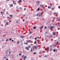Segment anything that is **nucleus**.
Here are the masks:
<instances>
[{"label":"nucleus","mask_w":60,"mask_h":60,"mask_svg":"<svg viewBox=\"0 0 60 60\" xmlns=\"http://www.w3.org/2000/svg\"><path fill=\"white\" fill-rule=\"evenodd\" d=\"M40 6L41 7H42L43 8H44V7L45 6L43 5H40Z\"/></svg>","instance_id":"1"},{"label":"nucleus","mask_w":60,"mask_h":60,"mask_svg":"<svg viewBox=\"0 0 60 60\" xmlns=\"http://www.w3.org/2000/svg\"><path fill=\"white\" fill-rule=\"evenodd\" d=\"M37 4L38 5H39V2L38 1L37 2Z\"/></svg>","instance_id":"2"},{"label":"nucleus","mask_w":60,"mask_h":60,"mask_svg":"<svg viewBox=\"0 0 60 60\" xmlns=\"http://www.w3.org/2000/svg\"><path fill=\"white\" fill-rule=\"evenodd\" d=\"M56 34V33L55 32H53V35H54V36H55V35Z\"/></svg>","instance_id":"3"},{"label":"nucleus","mask_w":60,"mask_h":60,"mask_svg":"<svg viewBox=\"0 0 60 60\" xmlns=\"http://www.w3.org/2000/svg\"><path fill=\"white\" fill-rule=\"evenodd\" d=\"M26 56H24V60H25V59H26Z\"/></svg>","instance_id":"4"},{"label":"nucleus","mask_w":60,"mask_h":60,"mask_svg":"<svg viewBox=\"0 0 60 60\" xmlns=\"http://www.w3.org/2000/svg\"><path fill=\"white\" fill-rule=\"evenodd\" d=\"M12 6H13V4H11V5H10V7H12Z\"/></svg>","instance_id":"5"},{"label":"nucleus","mask_w":60,"mask_h":60,"mask_svg":"<svg viewBox=\"0 0 60 60\" xmlns=\"http://www.w3.org/2000/svg\"><path fill=\"white\" fill-rule=\"evenodd\" d=\"M21 38H24V37L23 36H21Z\"/></svg>","instance_id":"6"},{"label":"nucleus","mask_w":60,"mask_h":60,"mask_svg":"<svg viewBox=\"0 0 60 60\" xmlns=\"http://www.w3.org/2000/svg\"><path fill=\"white\" fill-rule=\"evenodd\" d=\"M19 3H21L22 2V1L21 0H19Z\"/></svg>","instance_id":"7"},{"label":"nucleus","mask_w":60,"mask_h":60,"mask_svg":"<svg viewBox=\"0 0 60 60\" xmlns=\"http://www.w3.org/2000/svg\"><path fill=\"white\" fill-rule=\"evenodd\" d=\"M26 49H27V50H29V49L28 48H27V47L26 48Z\"/></svg>","instance_id":"8"},{"label":"nucleus","mask_w":60,"mask_h":60,"mask_svg":"<svg viewBox=\"0 0 60 60\" xmlns=\"http://www.w3.org/2000/svg\"><path fill=\"white\" fill-rule=\"evenodd\" d=\"M44 27L43 26H42V27H41L40 28V29H41H41H42V28H43Z\"/></svg>","instance_id":"9"},{"label":"nucleus","mask_w":60,"mask_h":60,"mask_svg":"<svg viewBox=\"0 0 60 60\" xmlns=\"http://www.w3.org/2000/svg\"><path fill=\"white\" fill-rule=\"evenodd\" d=\"M34 44H37V43H36V41H35L34 42Z\"/></svg>","instance_id":"10"},{"label":"nucleus","mask_w":60,"mask_h":60,"mask_svg":"<svg viewBox=\"0 0 60 60\" xmlns=\"http://www.w3.org/2000/svg\"><path fill=\"white\" fill-rule=\"evenodd\" d=\"M40 10V8H38L37 9V11H39Z\"/></svg>","instance_id":"11"},{"label":"nucleus","mask_w":60,"mask_h":60,"mask_svg":"<svg viewBox=\"0 0 60 60\" xmlns=\"http://www.w3.org/2000/svg\"><path fill=\"white\" fill-rule=\"evenodd\" d=\"M3 37H5L6 36V34L3 35Z\"/></svg>","instance_id":"12"},{"label":"nucleus","mask_w":60,"mask_h":60,"mask_svg":"<svg viewBox=\"0 0 60 60\" xmlns=\"http://www.w3.org/2000/svg\"><path fill=\"white\" fill-rule=\"evenodd\" d=\"M8 40H9V39L8 38H7V39L6 40V41H8Z\"/></svg>","instance_id":"13"},{"label":"nucleus","mask_w":60,"mask_h":60,"mask_svg":"<svg viewBox=\"0 0 60 60\" xmlns=\"http://www.w3.org/2000/svg\"><path fill=\"white\" fill-rule=\"evenodd\" d=\"M36 27H33V29H36Z\"/></svg>","instance_id":"14"},{"label":"nucleus","mask_w":60,"mask_h":60,"mask_svg":"<svg viewBox=\"0 0 60 60\" xmlns=\"http://www.w3.org/2000/svg\"><path fill=\"white\" fill-rule=\"evenodd\" d=\"M52 51V49L51 48L50 49V51Z\"/></svg>","instance_id":"15"},{"label":"nucleus","mask_w":60,"mask_h":60,"mask_svg":"<svg viewBox=\"0 0 60 60\" xmlns=\"http://www.w3.org/2000/svg\"><path fill=\"white\" fill-rule=\"evenodd\" d=\"M11 18H12L13 17V16H12V15H11Z\"/></svg>","instance_id":"16"},{"label":"nucleus","mask_w":60,"mask_h":60,"mask_svg":"<svg viewBox=\"0 0 60 60\" xmlns=\"http://www.w3.org/2000/svg\"><path fill=\"white\" fill-rule=\"evenodd\" d=\"M36 52H35L34 53V55L35 54H36Z\"/></svg>","instance_id":"17"},{"label":"nucleus","mask_w":60,"mask_h":60,"mask_svg":"<svg viewBox=\"0 0 60 60\" xmlns=\"http://www.w3.org/2000/svg\"><path fill=\"white\" fill-rule=\"evenodd\" d=\"M6 14H8V12L7 11L6 12Z\"/></svg>","instance_id":"18"},{"label":"nucleus","mask_w":60,"mask_h":60,"mask_svg":"<svg viewBox=\"0 0 60 60\" xmlns=\"http://www.w3.org/2000/svg\"><path fill=\"white\" fill-rule=\"evenodd\" d=\"M51 7H48V8H50Z\"/></svg>","instance_id":"19"},{"label":"nucleus","mask_w":60,"mask_h":60,"mask_svg":"<svg viewBox=\"0 0 60 60\" xmlns=\"http://www.w3.org/2000/svg\"><path fill=\"white\" fill-rule=\"evenodd\" d=\"M32 32H29V34H32Z\"/></svg>","instance_id":"20"},{"label":"nucleus","mask_w":60,"mask_h":60,"mask_svg":"<svg viewBox=\"0 0 60 60\" xmlns=\"http://www.w3.org/2000/svg\"><path fill=\"white\" fill-rule=\"evenodd\" d=\"M54 8H52V10H54Z\"/></svg>","instance_id":"21"},{"label":"nucleus","mask_w":60,"mask_h":60,"mask_svg":"<svg viewBox=\"0 0 60 60\" xmlns=\"http://www.w3.org/2000/svg\"><path fill=\"white\" fill-rule=\"evenodd\" d=\"M7 25H8V22H7V23H6Z\"/></svg>","instance_id":"22"},{"label":"nucleus","mask_w":60,"mask_h":60,"mask_svg":"<svg viewBox=\"0 0 60 60\" xmlns=\"http://www.w3.org/2000/svg\"><path fill=\"white\" fill-rule=\"evenodd\" d=\"M19 41H18V43H17V44H19Z\"/></svg>","instance_id":"23"},{"label":"nucleus","mask_w":60,"mask_h":60,"mask_svg":"<svg viewBox=\"0 0 60 60\" xmlns=\"http://www.w3.org/2000/svg\"><path fill=\"white\" fill-rule=\"evenodd\" d=\"M55 51V49H54L53 50V52H54Z\"/></svg>","instance_id":"24"},{"label":"nucleus","mask_w":60,"mask_h":60,"mask_svg":"<svg viewBox=\"0 0 60 60\" xmlns=\"http://www.w3.org/2000/svg\"><path fill=\"white\" fill-rule=\"evenodd\" d=\"M39 17H41V15H40V14L39 15Z\"/></svg>","instance_id":"25"},{"label":"nucleus","mask_w":60,"mask_h":60,"mask_svg":"<svg viewBox=\"0 0 60 60\" xmlns=\"http://www.w3.org/2000/svg\"><path fill=\"white\" fill-rule=\"evenodd\" d=\"M13 3L14 4H15V2H14V1H13Z\"/></svg>","instance_id":"26"},{"label":"nucleus","mask_w":60,"mask_h":60,"mask_svg":"<svg viewBox=\"0 0 60 60\" xmlns=\"http://www.w3.org/2000/svg\"><path fill=\"white\" fill-rule=\"evenodd\" d=\"M31 51H32V48H31Z\"/></svg>","instance_id":"27"},{"label":"nucleus","mask_w":60,"mask_h":60,"mask_svg":"<svg viewBox=\"0 0 60 60\" xmlns=\"http://www.w3.org/2000/svg\"><path fill=\"white\" fill-rule=\"evenodd\" d=\"M24 56V55H23V56H22V58H23V57Z\"/></svg>","instance_id":"28"},{"label":"nucleus","mask_w":60,"mask_h":60,"mask_svg":"<svg viewBox=\"0 0 60 60\" xmlns=\"http://www.w3.org/2000/svg\"><path fill=\"white\" fill-rule=\"evenodd\" d=\"M45 29H46L47 27H45Z\"/></svg>","instance_id":"29"},{"label":"nucleus","mask_w":60,"mask_h":60,"mask_svg":"<svg viewBox=\"0 0 60 60\" xmlns=\"http://www.w3.org/2000/svg\"><path fill=\"white\" fill-rule=\"evenodd\" d=\"M11 38H9V41H11Z\"/></svg>","instance_id":"30"},{"label":"nucleus","mask_w":60,"mask_h":60,"mask_svg":"<svg viewBox=\"0 0 60 60\" xmlns=\"http://www.w3.org/2000/svg\"><path fill=\"white\" fill-rule=\"evenodd\" d=\"M8 53V52H6V54H7Z\"/></svg>","instance_id":"31"},{"label":"nucleus","mask_w":60,"mask_h":60,"mask_svg":"<svg viewBox=\"0 0 60 60\" xmlns=\"http://www.w3.org/2000/svg\"><path fill=\"white\" fill-rule=\"evenodd\" d=\"M35 49H37V47H35Z\"/></svg>","instance_id":"32"},{"label":"nucleus","mask_w":60,"mask_h":60,"mask_svg":"<svg viewBox=\"0 0 60 60\" xmlns=\"http://www.w3.org/2000/svg\"><path fill=\"white\" fill-rule=\"evenodd\" d=\"M56 18L55 17H54V18H53V19H56Z\"/></svg>","instance_id":"33"},{"label":"nucleus","mask_w":60,"mask_h":60,"mask_svg":"<svg viewBox=\"0 0 60 60\" xmlns=\"http://www.w3.org/2000/svg\"><path fill=\"white\" fill-rule=\"evenodd\" d=\"M2 41H4V39H2Z\"/></svg>","instance_id":"34"},{"label":"nucleus","mask_w":60,"mask_h":60,"mask_svg":"<svg viewBox=\"0 0 60 60\" xmlns=\"http://www.w3.org/2000/svg\"><path fill=\"white\" fill-rule=\"evenodd\" d=\"M31 41L30 40L29 41V42H30Z\"/></svg>","instance_id":"35"},{"label":"nucleus","mask_w":60,"mask_h":60,"mask_svg":"<svg viewBox=\"0 0 60 60\" xmlns=\"http://www.w3.org/2000/svg\"><path fill=\"white\" fill-rule=\"evenodd\" d=\"M29 46V49L31 47V46Z\"/></svg>","instance_id":"36"},{"label":"nucleus","mask_w":60,"mask_h":60,"mask_svg":"<svg viewBox=\"0 0 60 60\" xmlns=\"http://www.w3.org/2000/svg\"><path fill=\"white\" fill-rule=\"evenodd\" d=\"M1 26H3V25L1 24Z\"/></svg>","instance_id":"37"},{"label":"nucleus","mask_w":60,"mask_h":60,"mask_svg":"<svg viewBox=\"0 0 60 60\" xmlns=\"http://www.w3.org/2000/svg\"><path fill=\"white\" fill-rule=\"evenodd\" d=\"M6 60H8V59H7V58L6 59Z\"/></svg>","instance_id":"38"},{"label":"nucleus","mask_w":60,"mask_h":60,"mask_svg":"<svg viewBox=\"0 0 60 60\" xmlns=\"http://www.w3.org/2000/svg\"><path fill=\"white\" fill-rule=\"evenodd\" d=\"M26 22L27 23H28V21H26Z\"/></svg>","instance_id":"39"},{"label":"nucleus","mask_w":60,"mask_h":60,"mask_svg":"<svg viewBox=\"0 0 60 60\" xmlns=\"http://www.w3.org/2000/svg\"><path fill=\"white\" fill-rule=\"evenodd\" d=\"M9 22H11V20H9Z\"/></svg>","instance_id":"40"},{"label":"nucleus","mask_w":60,"mask_h":60,"mask_svg":"<svg viewBox=\"0 0 60 60\" xmlns=\"http://www.w3.org/2000/svg\"><path fill=\"white\" fill-rule=\"evenodd\" d=\"M21 54H19V55L20 56H21Z\"/></svg>","instance_id":"41"},{"label":"nucleus","mask_w":60,"mask_h":60,"mask_svg":"<svg viewBox=\"0 0 60 60\" xmlns=\"http://www.w3.org/2000/svg\"><path fill=\"white\" fill-rule=\"evenodd\" d=\"M46 57V55H45V56H44V57Z\"/></svg>","instance_id":"42"},{"label":"nucleus","mask_w":60,"mask_h":60,"mask_svg":"<svg viewBox=\"0 0 60 60\" xmlns=\"http://www.w3.org/2000/svg\"><path fill=\"white\" fill-rule=\"evenodd\" d=\"M24 10H26V8H24Z\"/></svg>","instance_id":"43"},{"label":"nucleus","mask_w":60,"mask_h":60,"mask_svg":"<svg viewBox=\"0 0 60 60\" xmlns=\"http://www.w3.org/2000/svg\"><path fill=\"white\" fill-rule=\"evenodd\" d=\"M26 41H27V43H28V41L27 40Z\"/></svg>","instance_id":"44"},{"label":"nucleus","mask_w":60,"mask_h":60,"mask_svg":"<svg viewBox=\"0 0 60 60\" xmlns=\"http://www.w3.org/2000/svg\"><path fill=\"white\" fill-rule=\"evenodd\" d=\"M57 44H58V42H57Z\"/></svg>","instance_id":"45"},{"label":"nucleus","mask_w":60,"mask_h":60,"mask_svg":"<svg viewBox=\"0 0 60 60\" xmlns=\"http://www.w3.org/2000/svg\"><path fill=\"white\" fill-rule=\"evenodd\" d=\"M11 41H13V40H11Z\"/></svg>","instance_id":"46"},{"label":"nucleus","mask_w":60,"mask_h":60,"mask_svg":"<svg viewBox=\"0 0 60 60\" xmlns=\"http://www.w3.org/2000/svg\"><path fill=\"white\" fill-rule=\"evenodd\" d=\"M51 27L52 28H53V26H51Z\"/></svg>","instance_id":"47"},{"label":"nucleus","mask_w":60,"mask_h":60,"mask_svg":"<svg viewBox=\"0 0 60 60\" xmlns=\"http://www.w3.org/2000/svg\"><path fill=\"white\" fill-rule=\"evenodd\" d=\"M49 47H48V48H47V49L48 50V49H49Z\"/></svg>","instance_id":"48"},{"label":"nucleus","mask_w":60,"mask_h":60,"mask_svg":"<svg viewBox=\"0 0 60 60\" xmlns=\"http://www.w3.org/2000/svg\"><path fill=\"white\" fill-rule=\"evenodd\" d=\"M25 21L24 19H23V21Z\"/></svg>","instance_id":"49"},{"label":"nucleus","mask_w":60,"mask_h":60,"mask_svg":"<svg viewBox=\"0 0 60 60\" xmlns=\"http://www.w3.org/2000/svg\"><path fill=\"white\" fill-rule=\"evenodd\" d=\"M26 45H28V44H27V43H26Z\"/></svg>","instance_id":"50"},{"label":"nucleus","mask_w":60,"mask_h":60,"mask_svg":"<svg viewBox=\"0 0 60 60\" xmlns=\"http://www.w3.org/2000/svg\"><path fill=\"white\" fill-rule=\"evenodd\" d=\"M50 29H51H51H52V27H50Z\"/></svg>","instance_id":"51"},{"label":"nucleus","mask_w":60,"mask_h":60,"mask_svg":"<svg viewBox=\"0 0 60 60\" xmlns=\"http://www.w3.org/2000/svg\"><path fill=\"white\" fill-rule=\"evenodd\" d=\"M36 39H37V38H35V40H36Z\"/></svg>","instance_id":"52"},{"label":"nucleus","mask_w":60,"mask_h":60,"mask_svg":"<svg viewBox=\"0 0 60 60\" xmlns=\"http://www.w3.org/2000/svg\"><path fill=\"white\" fill-rule=\"evenodd\" d=\"M56 13H55L54 14L55 15L56 14Z\"/></svg>","instance_id":"53"},{"label":"nucleus","mask_w":60,"mask_h":60,"mask_svg":"<svg viewBox=\"0 0 60 60\" xmlns=\"http://www.w3.org/2000/svg\"><path fill=\"white\" fill-rule=\"evenodd\" d=\"M4 58H5V56L4 57Z\"/></svg>","instance_id":"54"},{"label":"nucleus","mask_w":60,"mask_h":60,"mask_svg":"<svg viewBox=\"0 0 60 60\" xmlns=\"http://www.w3.org/2000/svg\"><path fill=\"white\" fill-rule=\"evenodd\" d=\"M1 13H3V12H1Z\"/></svg>","instance_id":"55"},{"label":"nucleus","mask_w":60,"mask_h":60,"mask_svg":"<svg viewBox=\"0 0 60 60\" xmlns=\"http://www.w3.org/2000/svg\"><path fill=\"white\" fill-rule=\"evenodd\" d=\"M5 9H4V11H5Z\"/></svg>","instance_id":"56"},{"label":"nucleus","mask_w":60,"mask_h":60,"mask_svg":"<svg viewBox=\"0 0 60 60\" xmlns=\"http://www.w3.org/2000/svg\"><path fill=\"white\" fill-rule=\"evenodd\" d=\"M10 0H7V1H9Z\"/></svg>","instance_id":"57"},{"label":"nucleus","mask_w":60,"mask_h":60,"mask_svg":"<svg viewBox=\"0 0 60 60\" xmlns=\"http://www.w3.org/2000/svg\"><path fill=\"white\" fill-rule=\"evenodd\" d=\"M9 50H8L9 51H10V50H11V49H9Z\"/></svg>","instance_id":"58"},{"label":"nucleus","mask_w":60,"mask_h":60,"mask_svg":"<svg viewBox=\"0 0 60 60\" xmlns=\"http://www.w3.org/2000/svg\"><path fill=\"white\" fill-rule=\"evenodd\" d=\"M7 18H9V16H8L7 17Z\"/></svg>","instance_id":"59"},{"label":"nucleus","mask_w":60,"mask_h":60,"mask_svg":"<svg viewBox=\"0 0 60 60\" xmlns=\"http://www.w3.org/2000/svg\"><path fill=\"white\" fill-rule=\"evenodd\" d=\"M59 8H60V6H59Z\"/></svg>","instance_id":"60"},{"label":"nucleus","mask_w":60,"mask_h":60,"mask_svg":"<svg viewBox=\"0 0 60 60\" xmlns=\"http://www.w3.org/2000/svg\"><path fill=\"white\" fill-rule=\"evenodd\" d=\"M9 16H11V15H9Z\"/></svg>","instance_id":"61"},{"label":"nucleus","mask_w":60,"mask_h":60,"mask_svg":"<svg viewBox=\"0 0 60 60\" xmlns=\"http://www.w3.org/2000/svg\"><path fill=\"white\" fill-rule=\"evenodd\" d=\"M18 22H17L16 23H18Z\"/></svg>","instance_id":"62"},{"label":"nucleus","mask_w":60,"mask_h":60,"mask_svg":"<svg viewBox=\"0 0 60 60\" xmlns=\"http://www.w3.org/2000/svg\"><path fill=\"white\" fill-rule=\"evenodd\" d=\"M37 15H38V14H37Z\"/></svg>","instance_id":"63"},{"label":"nucleus","mask_w":60,"mask_h":60,"mask_svg":"<svg viewBox=\"0 0 60 60\" xmlns=\"http://www.w3.org/2000/svg\"><path fill=\"white\" fill-rule=\"evenodd\" d=\"M9 54H10V53H11V52H9Z\"/></svg>","instance_id":"64"}]
</instances>
